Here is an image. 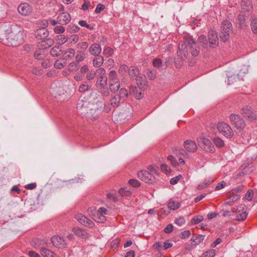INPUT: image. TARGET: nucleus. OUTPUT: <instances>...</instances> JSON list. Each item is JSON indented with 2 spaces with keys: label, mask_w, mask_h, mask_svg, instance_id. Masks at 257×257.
I'll return each mask as SVG.
<instances>
[{
  "label": "nucleus",
  "mask_w": 257,
  "mask_h": 257,
  "mask_svg": "<svg viewBox=\"0 0 257 257\" xmlns=\"http://www.w3.org/2000/svg\"><path fill=\"white\" fill-rule=\"evenodd\" d=\"M0 40L9 47H17L23 42V35L16 26L10 23L0 24Z\"/></svg>",
  "instance_id": "1"
},
{
  "label": "nucleus",
  "mask_w": 257,
  "mask_h": 257,
  "mask_svg": "<svg viewBox=\"0 0 257 257\" xmlns=\"http://www.w3.org/2000/svg\"><path fill=\"white\" fill-rule=\"evenodd\" d=\"M109 88L112 93H116L120 88V83L115 70H111L108 75Z\"/></svg>",
  "instance_id": "2"
},
{
  "label": "nucleus",
  "mask_w": 257,
  "mask_h": 257,
  "mask_svg": "<svg viewBox=\"0 0 257 257\" xmlns=\"http://www.w3.org/2000/svg\"><path fill=\"white\" fill-rule=\"evenodd\" d=\"M232 29V24L228 20H224L222 22L221 31L220 33V38L222 41L225 42L228 40Z\"/></svg>",
  "instance_id": "3"
},
{
  "label": "nucleus",
  "mask_w": 257,
  "mask_h": 257,
  "mask_svg": "<svg viewBox=\"0 0 257 257\" xmlns=\"http://www.w3.org/2000/svg\"><path fill=\"white\" fill-rule=\"evenodd\" d=\"M108 79L106 75V71L103 68H99L97 69L96 81L95 85L97 88L103 87L107 84Z\"/></svg>",
  "instance_id": "4"
},
{
  "label": "nucleus",
  "mask_w": 257,
  "mask_h": 257,
  "mask_svg": "<svg viewBox=\"0 0 257 257\" xmlns=\"http://www.w3.org/2000/svg\"><path fill=\"white\" fill-rule=\"evenodd\" d=\"M230 120L237 130H242L245 126V122L244 119L238 114L232 113L230 115Z\"/></svg>",
  "instance_id": "5"
},
{
  "label": "nucleus",
  "mask_w": 257,
  "mask_h": 257,
  "mask_svg": "<svg viewBox=\"0 0 257 257\" xmlns=\"http://www.w3.org/2000/svg\"><path fill=\"white\" fill-rule=\"evenodd\" d=\"M188 48L187 44L186 43V38H184L183 41L179 42L177 51L178 56L181 61H184L187 59L188 54Z\"/></svg>",
  "instance_id": "6"
},
{
  "label": "nucleus",
  "mask_w": 257,
  "mask_h": 257,
  "mask_svg": "<svg viewBox=\"0 0 257 257\" xmlns=\"http://www.w3.org/2000/svg\"><path fill=\"white\" fill-rule=\"evenodd\" d=\"M217 127L219 132L226 138H231L233 135L231 127L224 122H219Z\"/></svg>",
  "instance_id": "7"
},
{
  "label": "nucleus",
  "mask_w": 257,
  "mask_h": 257,
  "mask_svg": "<svg viewBox=\"0 0 257 257\" xmlns=\"http://www.w3.org/2000/svg\"><path fill=\"white\" fill-rule=\"evenodd\" d=\"M198 142L199 146L206 152H213L214 151V147L208 139L204 138H200Z\"/></svg>",
  "instance_id": "8"
},
{
  "label": "nucleus",
  "mask_w": 257,
  "mask_h": 257,
  "mask_svg": "<svg viewBox=\"0 0 257 257\" xmlns=\"http://www.w3.org/2000/svg\"><path fill=\"white\" fill-rule=\"evenodd\" d=\"M138 177L142 181L147 183H153L155 180V177L149 171L142 170L138 173Z\"/></svg>",
  "instance_id": "9"
},
{
  "label": "nucleus",
  "mask_w": 257,
  "mask_h": 257,
  "mask_svg": "<svg viewBox=\"0 0 257 257\" xmlns=\"http://www.w3.org/2000/svg\"><path fill=\"white\" fill-rule=\"evenodd\" d=\"M241 111L243 116L249 121H253L257 119V115L251 107L245 106L242 108Z\"/></svg>",
  "instance_id": "10"
},
{
  "label": "nucleus",
  "mask_w": 257,
  "mask_h": 257,
  "mask_svg": "<svg viewBox=\"0 0 257 257\" xmlns=\"http://www.w3.org/2000/svg\"><path fill=\"white\" fill-rule=\"evenodd\" d=\"M186 43L187 44L192 56H197L200 52V48L197 45L194 40L190 37L186 38Z\"/></svg>",
  "instance_id": "11"
},
{
  "label": "nucleus",
  "mask_w": 257,
  "mask_h": 257,
  "mask_svg": "<svg viewBox=\"0 0 257 257\" xmlns=\"http://www.w3.org/2000/svg\"><path fill=\"white\" fill-rule=\"evenodd\" d=\"M208 39L210 48H214L216 47L219 44V39L217 33L216 31L211 30L208 32Z\"/></svg>",
  "instance_id": "12"
},
{
  "label": "nucleus",
  "mask_w": 257,
  "mask_h": 257,
  "mask_svg": "<svg viewBox=\"0 0 257 257\" xmlns=\"http://www.w3.org/2000/svg\"><path fill=\"white\" fill-rule=\"evenodd\" d=\"M18 11L19 13L24 16H27L30 15L33 9L31 5L26 3L21 4L18 7Z\"/></svg>",
  "instance_id": "13"
},
{
  "label": "nucleus",
  "mask_w": 257,
  "mask_h": 257,
  "mask_svg": "<svg viewBox=\"0 0 257 257\" xmlns=\"http://www.w3.org/2000/svg\"><path fill=\"white\" fill-rule=\"evenodd\" d=\"M75 218L80 223L85 226L90 228L93 227L94 226V224L93 221L82 214H80L76 215Z\"/></svg>",
  "instance_id": "14"
},
{
  "label": "nucleus",
  "mask_w": 257,
  "mask_h": 257,
  "mask_svg": "<svg viewBox=\"0 0 257 257\" xmlns=\"http://www.w3.org/2000/svg\"><path fill=\"white\" fill-rule=\"evenodd\" d=\"M51 240L54 246L59 248L64 247L66 244L65 240L59 236H52Z\"/></svg>",
  "instance_id": "15"
},
{
  "label": "nucleus",
  "mask_w": 257,
  "mask_h": 257,
  "mask_svg": "<svg viewBox=\"0 0 257 257\" xmlns=\"http://www.w3.org/2000/svg\"><path fill=\"white\" fill-rule=\"evenodd\" d=\"M58 24L60 25H66L71 20L70 15L67 13H62L57 17Z\"/></svg>",
  "instance_id": "16"
},
{
  "label": "nucleus",
  "mask_w": 257,
  "mask_h": 257,
  "mask_svg": "<svg viewBox=\"0 0 257 257\" xmlns=\"http://www.w3.org/2000/svg\"><path fill=\"white\" fill-rule=\"evenodd\" d=\"M184 147L188 152H195L197 149L196 143L190 140H187L184 142Z\"/></svg>",
  "instance_id": "17"
},
{
  "label": "nucleus",
  "mask_w": 257,
  "mask_h": 257,
  "mask_svg": "<svg viewBox=\"0 0 257 257\" xmlns=\"http://www.w3.org/2000/svg\"><path fill=\"white\" fill-rule=\"evenodd\" d=\"M49 31L45 28L38 29L35 33V35L38 39H45L49 36Z\"/></svg>",
  "instance_id": "18"
},
{
  "label": "nucleus",
  "mask_w": 257,
  "mask_h": 257,
  "mask_svg": "<svg viewBox=\"0 0 257 257\" xmlns=\"http://www.w3.org/2000/svg\"><path fill=\"white\" fill-rule=\"evenodd\" d=\"M101 51L102 49L100 45L97 43L92 44L89 48V52L93 56L100 55Z\"/></svg>",
  "instance_id": "19"
},
{
  "label": "nucleus",
  "mask_w": 257,
  "mask_h": 257,
  "mask_svg": "<svg viewBox=\"0 0 257 257\" xmlns=\"http://www.w3.org/2000/svg\"><path fill=\"white\" fill-rule=\"evenodd\" d=\"M89 102L84 101L83 99H79L77 105V109L80 111L81 113H85L88 110V105Z\"/></svg>",
  "instance_id": "20"
},
{
  "label": "nucleus",
  "mask_w": 257,
  "mask_h": 257,
  "mask_svg": "<svg viewBox=\"0 0 257 257\" xmlns=\"http://www.w3.org/2000/svg\"><path fill=\"white\" fill-rule=\"evenodd\" d=\"M241 10L242 12H249L252 10V6L250 0H242Z\"/></svg>",
  "instance_id": "21"
},
{
  "label": "nucleus",
  "mask_w": 257,
  "mask_h": 257,
  "mask_svg": "<svg viewBox=\"0 0 257 257\" xmlns=\"http://www.w3.org/2000/svg\"><path fill=\"white\" fill-rule=\"evenodd\" d=\"M41 254L43 257H57V254L52 250L46 247L40 249Z\"/></svg>",
  "instance_id": "22"
},
{
  "label": "nucleus",
  "mask_w": 257,
  "mask_h": 257,
  "mask_svg": "<svg viewBox=\"0 0 257 257\" xmlns=\"http://www.w3.org/2000/svg\"><path fill=\"white\" fill-rule=\"evenodd\" d=\"M138 86L140 89L144 90L147 88V80L145 75L140 76L136 79Z\"/></svg>",
  "instance_id": "23"
},
{
  "label": "nucleus",
  "mask_w": 257,
  "mask_h": 257,
  "mask_svg": "<svg viewBox=\"0 0 257 257\" xmlns=\"http://www.w3.org/2000/svg\"><path fill=\"white\" fill-rule=\"evenodd\" d=\"M128 73L130 77L133 79H137V78H139L138 76L139 75V69L135 66H131L128 69Z\"/></svg>",
  "instance_id": "24"
},
{
  "label": "nucleus",
  "mask_w": 257,
  "mask_h": 257,
  "mask_svg": "<svg viewBox=\"0 0 257 257\" xmlns=\"http://www.w3.org/2000/svg\"><path fill=\"white\" fill-rule=\"evenodd\" d=\"M84 114L87 117L92 120L97 119L98 116L96 108L88 109Z\"/></svg>",
  "instance_id": "25"
},
{
  "label": "nucleus",
  "mask_w": 257,
  "mask_h": 257,
  "mask_svg": "<svg viewBox=\"0 0 257 257\" xmlns=\"http://www.w3.org/2000/svg\"><path fill=\"white\" fill-rule=\"evenodd\" d=\"M95 57L93 60V65L95 67L101 68L100 66L103 64L104 62L103 57L101 55L94 56Z\"/></svg>",
  "instance_id": "26"
},
{
  "label": "nucleus",
  "mask_w": 257,
  "mask_h": 257,
  "mask_svg": "<svg viewBox=\"0 0 257 257\" xmlns=\"http://www.w3.org/2000/svg\"><path fill=\"white\" fill-rule=\"evenodd\" d=\"M121 98L118 96V94H115L111 96L110 99L111 105L113 107H117L120 105Z\"/></svg>",
  "instance_id": "27"
},
{
  "label": "nucleus",
  "mask_w": 257,
  "mask_h": 257,
  "mask_svg": "<svg viewBox=\"0 0 257 257\" xmlns=\"http://www.w3.org/2000/svg\"><path fill=\"white\" fill-rule=\"evenodd\" d=\"M33 242V246L36 249L40 248V249L42 247H45V246L47 244V242L44 240L39 238L35 239Z\"/></svg>",
  "instance_id": "28"
},
{
  "label": "nucleus",
  "mask_w": 257,
  "mask_h": 257,
  "mask_svg": "<svg viewBox=\"0 0 257 257\" xmlns=\"http://www.w3.org/2000/svg\"><path fill=\"white\" fill-rule=\"evenodd\" d=\"M240 195L239 194H232L231 192H230L229 195H228V201L225 202V204L229 206H231L233 204V203L235 201H237L239 198Z\"/></svg>",
  "instance_id": "29"
},
{
  "label": "nucleus",
  "mask_w": 257,
  "mask_h": 257,
  "mask_svg": "<svg viewBox=\"0 0 257 257\" xmlns=\"http://www.w3.org/2000/svg\"><path fill=\"white\" fill-rule=\"evenodd\" d=\"M73 231L77 236L81 238L87 237L88 236L87 232L82 228L75 227L73 228Z\"/></svg>",
  "instance_id": "30"
},
{
  "label": "nucleus",
  "mask_w": 257,
  "mask_h": 257,
  "mask_svg": "<svg viewBox=\"0 0 257 257\" xmlns=\"http://www.w3.org/2000/svg\"><path fill=\"white\" fill-rule=\"evenodd\" d=\"M205 235L202 234H199L196 236L195 237H192L191 239L192 245H198L204 239Z\"/></svg>",
  "instance_id": "31"
},
{
  "label": "nucleus",
  "mask_w": 257,
  "mask_h": 257,
  "mask_svg": "<svg viewBox=\"0 0 257 257\" xmlns=\"http://www.w3.org/2000/svg\"><path fill=\"white\" fill-rule=\"evenodd\" d=\"M91 85L90 83L85 81L82 83L79 87V92L82 93L88 91L91 87Z\"/></svg>",
  "instance_id": "32"
},
{
  "label": "nucleus",
  "mask_w": 257,
  "mask_h": 257,
  "mask_svg": "<svg viewBox=\"0 0 257 257\" xmlns=\"http://www.w3.org/2000/svg\"><path fill=\"white\" fill-rule=\"evenodd\" d=\"M60 53H63V52L60 49L59 46H55L53 47L50 51V54L53 57H58L60 55Z\"/></svg>",
  "instance_id": "33"
},
{
  "label": "nucleus",
  "mask_w": 257,
  "mask_h": 257,
  "mask_svg": "<svg viewBox=\"0 0 257 257\" xmlns=\"http://www.w3.org/2000/svg\"><path fill=\"white\" fill-rule=\"evenodd\" d=\"M172 150L174 154L176 155H182L184 157L188 156V154L183 149L175 147L172 148Z\"/></svg>",
  "instance_id": "34"
},
{
  "label": "nucleus",
  "mask_w": 257,
  "mask_h": 257,
  "mask_svg": "<svg viewBox=\"0 0 257 257\" xmlns=\"http://www.w3.org/2000/svg\"><path fill=\"white\" fill-rule=\"evenodd\" d=\"M56 40L57 41V43L58 45H63L65 43L67 40L68 38L64 35H59L56 36Z\"/></svg>",
  "instance_id": "35"
},
{
  "label": "nucleus",
  "mask_w": 257,
  "mask_h": 257,
  "mask_svg": "<svg viewBox=\"0 0 257 257\" xmlns=\"http://www.w3.org/2000/svg\"><path fill=\"white\" fill-rule=\"evenodd\" d=\"M180 204L177 201H174L172 200H170L168 203V208L171 210H175L180 207Z\"/></svg>",
  "instance_id": "36"
},
{
  "label": "nucleus",
  "mask_w": 257,
  "mask_h": 257,
  "mask_svg": "<svg viewBox=\"0 0 257 257\" xmlns=\"http://www.w3.org/2000/svg\"><path fill=\"white\" fill-rule=\"evenodd\" d=\"M97 74V69L96 71H94L93 70H91L88 72V73L86 74V78L88 81H91L95 77H96Z\"/></svg>",
  "instance_id": "37"
},
{
  "label": "nucleus",
  "mask_w": 257,
  "mask_h": 257,
  "mask_svg": "<svg viewBox=\"0 0 257 257\" xmlns=\"http://www.w3.org/2000/svg\"><path fill=\"white\" fill-rule=\"evenodd\" d=\"M198 42L200 43H201L203 47L207 48L209 41H208L205 35H201L198 39Z\"/></svg>",
  "instance_id": "38"
},
{
  "label": "nucleus",
  "mask_w": 257,
  "mask_h": 257,
  "mask_svg": "<svg viewBox=\"0 0 257 257\" xmlns=\"http://www.w3.org/2000/svg\"><path fill=\"white\" fill-rule=\"evenodd\" d=\"M79 30V27L73 24H70L67 28V31L69 33H76Z\"/></svg>",
  "instance_id": "39"
},
{
  "label": "nucleus",
  "mask_w": 257,
  "mask_h": 257,
  "mask_svg": "<svg viewBox=\"0 0 257 257\" xmlns=\"http://www.w3.org/2000/svg\"><path fill=\"white\" fill-rule=\"evenodd\" d=\"M100 90L101 95L103 97H108L110 94V89L108 87L104 86L103 87H98Z\"/></svg>",
  "instance_id": "40"
},
{
  "label": "nucleus",
  "mask_w": 257,
  "mask_h": 257,
  "mask_svg": "<svg viewBox=\"0 0 257 257\" xmlns=\"http://www.w3.org/2000/svg\"><path fill=\"white\" fill-rule=\"evenodd\" d=\"M247 216V213L245 211L241 212L239 211L236 215V219L238 221H244Z\"/></svg>",
  "instance_id": "41"
},
{
  "label": "nucleus",
  "mask_w": 257,
  "mask_h": 257,
  "mask_svg": "<svg viewBox=\"0 0 257 257\" xmlns=\"http://www.w3.org/2000/svg\"><path fill=\"white\" fill-rule=\"evenodd\" d=\"M94 220L98 222H104L106 220V217L104 215L94 214Z\"/></svg>",
  "instance_id": "42"
},
{
  "label": "nucleus",
  "mask_w": 257,
  "mask_h": 257,
  "mask_svg": "<svg viewBox=\"0 0 257 257\" xmlns=\"http://www.w3.org/2000/svg\"><path fill=\"white\" fill-rule=\"evenodd\" d=\"M79 68V65L74 62H71L68 66V70L70 72L77 71Z\"/></svg>",
  "instance_id": "43"
},
{
  "label": "nucleus",
  "mask_w": 257,
  "mask_h": 257,
  "mask_svg": "<svg viewBox=\"0 0 257 257\" xmlns=\"http://www.w3.org/2000/svg\"><path fill=\"white\" fill-rule=\"evenodd\" d=\"M213 141L214 144L217 147L221 148L224 145V141L218 137L214 138L213 140Z\"/></svg>",
  "instance_id": "44"
},
{
  "label": "nucleus",
  "mask_w": 257,
  "mask_h": 257,
  "mask_svg": "<svg viewBox=\"0 0 257 257\" xmlns=\"http://www.w3.org/2000/svg\"><path fill=\"white\" fill-rule=\"evenodd\" d=\"M157 72L156 70L154 69H149L147 73L148 77L150 80H154L156 77Z\"/></svg>",
  "instance_id": "45"
},
{
  "label": "nucleus",
  "mask_w": 257,
  "mask_h": 257,
  "mask_svg": "<svg viewBox=\"0 0 257 257\" xmlns=\"http://www.w3.org/2000/svg\"><path fill=\"white\" fill-rule=\"evenodd\" d=\"M75 51L73 48H69V49H67V51L64 52V54L66 55V56L65 57L66 59V58H68V59L72 58L75 55Z\"/></svg>",
  "instance_id": "46"
},
{
  "label": "nucleus",
  "mask_w": 257,
  "mask_h": 257,
  "mask_svg": "<svg viewBox=\"0 0 257 257\" xmlns=\"http://www.w3.org/2000/svg\"><path fill=\"white\" fill-rule=\"evenodd\" d=\"M149 172L154 176V175H159V169L158 167L155 166L150 165L148 167Z\"/></svg>",
  "instance_id": "47"
},
{
  "label": "nucleus",
  "mask_w": 257,
  "mask_h": 257,
  "mask_svg": "<svg viewBox=\"0 0 257 257\" xmlns=\"http://www.w3.org/2000/svg\"><path fill=\"white\" fill-rule=\"evenodd\" d=\"M113 54V50L111 48L109 47L105 48L103 51V54L107 57L111 56Z\"/></svg>",
  "instance_id": "48"
},
{
  "label": "nucleus",
  "mask_w": 257,
  "mask_h": 257,
  "mask_svg": "<svg viewBox=\"0 0 257 257\" xmlns=\"http://www.w3.org/2000/svg\"><path fill=\"white\" fill-rule=\"evenodd\" d=\"M246 20L245 17L243 15H239L237 17V23L240 26V27H242L245 26Z\"/></svg>",
  "instance_id": "49"
},
{
  "label": "nucleus",
  "mask_w": 257,
  "mask_h": 257,
  "mask_svg": "<svg viewBox=\"0 0 257 257\" xmlns=\"http://www.w3.org/2000/svg\"><path fill=\"white\" fill-rule=\"evenodd\" d=\"M203 219L204 217L203 216H195L191 219V222L194 224H196L201 222L203 220Z\"/></svg>",
  "instance_id": "50"
},
{
  "label": "nucleus",
  "mask_w": 257,
  "mask_h": 257,
  "mask_svg": "<svg viewBox=\"0 0 257 257\" xmlns=\"http://www.w3.org/2000/svg\"><path fill=\"white\" fill-rule=\"evenodd\" d=\"M251 30L254 34H257V19H253L251 22Z\"/></svg>",
  "instance_id": "51"
},
{
  "label": "nucleus",
  "mask_w": 257,
  "mask_h": 257,
  "mask_svg": "<svg viewBox=\"0 0 257 257\" xmlns=\"http://www.w3.org/2000/svg\"><path fill=\"white\" fill-rule=\"evenodd\" d=\"M63 59V57H62L55 61L54 63L55 68L56 69H61L64 67V65L61 63V61H62Z\"/></svg>",
  "instance_id": "52"
},
{
  "label": "nucleus",
  "mask_w": 257,
  "mask_h": 257,
  "mask_svg": "<svg viewBox=\"0 0 257 257\" xmlns=\"http://www.w3.org/2000/svg\"><path fill=\"white\" fill-rule=\"evenodd\" d=\"M117 94L121 99L123 98L124 97H127L128 96L127 90L123 88H121L119 90V93Z\"/></svg>",
  "instance_id": "53"
},
{
  "label": "nucleus",
  "mask_w": 257,
  "mask_h": 257,
  "mask_svg": "<svg viewBox=\"0 0 257 257\" xmlns=\"http://www.w3.org/2000/svg\"><path fill=\"white\" fill-rule=\"evenodd\" d=\"M215 255V251L214 249L208 250L204 253L201 257H214Z\"/></svg>",
  "instance_id": "54"
},
{
  "label": "nucleus",
  "mask_w": 257,
  "mask_h": 257,
  "mask_svg": "<svg viewBox=\"0 0 257 257\" xmlns=\"http://www.w3.org/2000/svg\"><path fill=\"white\" fill-rule=\"evenodd\" d=\"M65 30L64 27L62 26H56L54 29V31L55 33L56 34H62L63 33H64L65 32Z\"/></svg>",
  "instance_id": "55"
},
{
  "label": "nucleus",
  "mask_w": 257,
  "mask_h": 257,
  "mask_svg": "<svg viewBox=\"0 0 257 257\" xmlns=\"http://www.w3.org/2000/svg\"><path fill=\"white\" fill-rule=\"evenodd\" d=\"M128 183L130 184V185L134 187H138L141 185L140 182L138 180L136 179H130L128 181Z\"/></svg>",
  "instance_id": "56"
},
{
  "label": "nucleus",
  "mask_w": 257,
  "mask_h": 257,
  "mask_svg": "<svg viewBox=\"0 0 257 257\" xmlns=\"http://www.w3.org/2000/svg\"><path fill=\"white\" fill-rule=\"evenodd\" d=\"M238 79L237 75H233L228 77V84L230 85L233 84L235 81H236L237 79Z\"/></svg>",
  "instance_id": "57"
},
{
  "label": "nucleus",
  "mask_w": 257,
  "mask_h": 257,
  "mask_svg": "<svg viewBox=\"0 0 257 257\" xmlns=\"http://www.w3.org/2000/svg\"><path fill=\"white\" fill-rule=\"evenodd\" d=\"M162 60L159 58H155L153 61V66L156 68H159L162 66Z\"/></svg>",
  "instance_id": "58"
},
{
  "label": "nucleus",
  "mask_w": 257,
  "mask_h": 257,
  "mask_svg": "<svg viewBox=\"0 0 257 257\" xmlns=\"http://www.w3.org/2000/svg\"><path fill=\"white\" fill-rule=\"evenodd\" d=\"M211 183V181L208 180V181H205L204 182L201 183L199 184L198 186V189L199 190H201L205 187H206L207 186L210 185Z\"/></svg>",
  "instance_id": "59"
},
{
  "label": "nucleus",
  "mask_w": 257,
  "mask_h": 257,
  "mask_svg": "<svg viewBox=\"0 0 257 257\" xmlns=\"http://www.w3.org/2000/svg\"><path fill=\"white\" fill-rule=\"evenodd\" d=\"M54 40L52 39H47L46 41L44 42L45 44L43 45L45 47V48L47 47H51L54 44Z\"/></svg>",
  "instance_id": "60"
},
{
  "label": "nucleus",
  "mask_w": 257,
  "mask_h": 257,
  "mask_svg": "<svg viewBox=\"0 0 257 257\" xmlns=\"http://www.w3.org/2000/svg\"><path fill=\"white\" fill-rule=\"evenodd\" d=\"M105 9V6L101 4H98L95 10V12L96 14L100 13L101 11H102Z\"/></svg>",
  "instance_id": "61"
},
{
  "label": "nucleus",
  "mask_w": 257,
  "mask_h": 257,
  "mask_svg": "<svg viewBox=\"0 0 257 257\" xmlns=\"http://www.w3.org/2000/svg\"><path fill=\"white\" fill-rule=\"evenodd\" d=\"M243 185H239L237 187H236L235 188L232 189L231 191V193L232 194H235L236 193V194H239V193L241 191V190L243 189Z\"/></svg>",
  "instance_id": "62"
},
{
  "label": "nucleus",
  "mask_w": 257,
  "mask_h": 257,
  "mask_svg": "<svg viewBox=\"0 0 257 257\" xmlns=\"http://www.w3.org/2000/svg\"><path fill=\"white\" fill-rule=\"evenodd\" d=\"M161 169L163 172H165V173H169L171 172L170 168L165 164H161Z\"/></svg>",
  "instance_id": "63"
},
{
  "label": "nucleus",
  "mask_w": 257,
  "mask_h": 257,
  "mask_svg": "<svg viewBox=\"0 0 257 257\" xmlns=\"http://www.w3.org/2000/svg\"><path fill=\"white\" fill-rule=\"evenodd\" d=\"M185 222V220L184 217H180L175 220V223L179 226H182Z\"/></svg>",
  "instance_id": "64"
}]
</instances>
